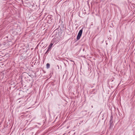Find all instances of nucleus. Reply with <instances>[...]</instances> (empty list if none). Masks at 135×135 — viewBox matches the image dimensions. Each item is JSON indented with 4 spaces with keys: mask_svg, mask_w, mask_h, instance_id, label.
Listing matches in <instances>:
<instances>
[{
    "mask_svg": "<svg viewBox=\"0 0 135 135\" xmlns=\"http://www.w3.org/2000/svg\"><path fill=\"white\" fill-rule=\"evenodd\" d=\"M82 29L83 28L80 30L78 33L76 38V39L77 40H79L80 39V37L81 36L83 31Z\"/></svg>",
    "mask_w": 135,
    "mask_h": 135,
    "instance_id": "1",
    "label": "nucleus"
},
{
    "mask_svg": "<svg viewBox=\"0 0 135 135\" xmlns=\"http://www.w3.org/2000/svg\"><path fill=\"white\" fill-rule=\"evenodd\" d=\"M112 119L113 117L111 116L110 117V120L109 121V124H112L113 122V121H112Z\"/></svg>",
    "mask_w": 135,
    "mask_h": 135,
    "instance_id": "2",
    "label": "nucleus"
},
{
    "mask_svg": "<svg viewBox=\"0 0 135 135\" xmlns=\"http://www.w3.org/2000/svg\"><path fill=\"white\" fill-rule=\"evenodd\" d=\"M51 49H50V48H48L47 50V51L45 52V54H47L49 53V52L50 51Z\"/></svg>",
    "mask_w": 135,
    "mask_h": 135,
    "instance_id": "3",
    "label": "nucleus"
},
{
    "mask_svg": "<svg viewBox=\"0 0 135 135\" xmlns=\"http://www.w3.org/2000/svg\"><path fill=\"white\" fill-rule=\"evenodd\" d=\"M50 66V65L49 63H47L46 64V67L48 69L49 68Z\"/></svg>",
    "mask_w": 135,
    "mask_h": 135,
    "instance_id": "4",
    "label": "nucleus"
},
{
    "mask_svg": "<svg viewBox=\"0 0 135 135\" xmlns=\"http://www.w3.org/2000/svg\"><path fill=\"white\" fill-rule=\"evenodd\" d=\"M52 45L53 44L52 43H51L49 46L48 48H50V49H51Z\"/></svg>",
    "mask_w": 135,
    "mask_h": 135,
    "instance_id": "5",
    "label": "nucleus"
},
{
    "mask_svg": "<svg viewBox=\"0 0 135 135\" xmlns=\"http://www.w3.org/2000/svg\"><path fill=\"white\" fill-rule=\"evenodd\" d=\"M113 127V125L112 124H110L109 128H112Z\"/></svg>",
    "mask_w": 135,
    "mask_h": 135,
    "instance_id": "6",
    "label": "nucleus"
},
{
    "mask_svg": "<svg viewBox=\"0 0 135 135\" xmlns=\"http://www.w3.org/2000/svg\"><path fill=\"white\" fill-rule=\"evenodd\" d=\"M50 19H52V17L51 16H50Z\"/></svg>",
    "mask_w": 135,
    "mask_h": 135,
    "instance_id": "7",
    "label": "nucleus"
},
{
    "mask_svg": "<svg viewBox=\"0 0 135 135\" xmlns=\"http://www.w3.org/2000/svg\"><path fill=\"white\" fill-rule=\"evenodd\" d=\"M84 51V49H83V51Z\"/></svg>",
    "mask_w": 135,
    "mask_h": 135,
    "instance_id": "8",
    "label": "nucleus"
}]
</instances>
